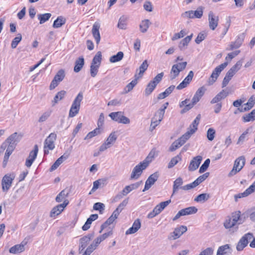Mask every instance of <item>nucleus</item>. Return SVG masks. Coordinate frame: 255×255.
<instances>
[{"label":"nucleus","mask_w":255,"mask_h":255,"mask_svg":"<svg viewBox=\"0 0 255 255\" xmlns=\"http://www.w3.org/2000/svg\"><path fill=\"white\" fill-rule=\"evenodd\" d=\"M246 164V158L244 155L237 158L234 161L232 169L228 174V176L231 177L239 173L244 167Z\"/></svg>","instance_id":"obj_1"},{"label":"nucleus","mask_w":255,"mask_h":255,"mask_svg":"<svg viewBox=\"0 0 255 255\" xmlns=\"http://www.w3.org/2000/svg\"><path fill=\"white\" fill-rule=\"evenodd\" d=\"M205 91V89L204 87H202L199 88L194 94L192 99V102L189 104L186 105V106L184 107V108L181 111V114H184L192 109L193 106L200 101L201 97L204 95Z\"/></svg>","instance_id":"obj_2"},{"label":"nucleus","mask_w":255,"mask_h":255,"mask_svg":"<svg viewBox=\"0 0 255 255\" xmlns=\"http://www.w3.org/2000/svg\"><path fill=\"white\" fill-rule=\"evenodd\" d=\"M83 98L82 92H79L76 97L75 98L69 113V117L73 118L76 116L79 113L80 108L81 102Z\"/></svg>","instance_id":"obj_3"},{"label":"nucleus","mask_w":255,"mask_h":255,"mask_svg":"<svg viewBox=\"0 0 255 255\" xmlns=\"http://www.w3.org/2000/svg\"><path fill=\"white\" fill-rule=\"evenodd\" d=\"M149 161L144 160L136 165L133 169L130 175V179H137L141 175L143 170L149 165Z\"/></svg>","instance_id":"obj_4"},{"label":"nucleus","mask_w":255,"mask_h":255,"mask_svg":"<svg viewBox=\"0 0 255 255\" xmlns=\"http://www.w3.org/2000/svg\"><path fill=\"white\" fill-rule=\"evenodd\" d=\"M13 173L5 174L1 180V186L3 192H7L12 185V181L15 178Z\"/></svg>","instance_id":"obj_5"},{"label":"nucleus","mask_w":255,"mask_h":255,"mask_svg":"<svg viewBox=\"0 0 255 255\" xmlns=\"http://www.w3.org/2000/svg\"><path fill=\"white\" fill-rule=\"evenodd\" d=\"M228 64V62H225L215 68L208 82L209 85H212L215 82L221 72L227 67Z\"/></svg>","instance_id":"obj_6"},{"label":"nucleus","mask_w":255,"mask_h":255,"mask_svg":"<svg viewBox=\"0 0 255 255\" xmlns=\"http://www.w3.org/2000/svg\"><path fill=\"white\" fill-rule=\"evenodd\" d=\"M109 117L114 121L123 124H128L130 120L124 116L122 112H112L109 114Z\"/></svg>","instance_id":"obj_7"},{"label":"nucleus","mask_w":255,"mask_h":255,"mask_svg":"<svg viewBox=\"0 0 255 255\" xmlns=\"http://www.w3.org/2000/svg\"><path fill=\"white\" fill-rule=\"evenodd\" d=\"M188 132L185 133L182 136L174 141L169 147L170 151H173L183 145L190 137Z\"/></svg>","instance_id":"obj_8"},{"label":"nucleus","mask_w":255,"mask_h":255,"mask_svg":"<svg viewBox=\"0 0 255 255\" xmlns=\"http://www.w3.org/2000/svg\"><path fill=\"white\" fill-rule=\"evenodd\" d=\"M254 236L252 233H248L245 234L238 242L236 249L238 251H242L246 247L249 242V241L253 238Z\"/></svg>","instance_id":"obj_9"},{"label":"nucleus","mask_w":255,"mask_h":255,"mask_svg":"<svg viewBox=\"0 0 255 255\" xmlns=\"http://www.w3.org/2000/svg\"><path fill=\"white\" fill-rule=\"evenodd\" d=\"M57 135L55 133H51L49 136L46 138L44 141V154H48L49 153L48 149L52 150L55 147L54 141L56 139Z\"/></svg>","instance_id":"obj_10"},{"label":"nucleus","mask_w":255,"mask_h":255,"mask_svg":"<svg viewBox=\"0 0 255 255\" xmlns=\"http://www.w3.org/2000/svg\"><path fill=\"white\" fill-rule=\"evenodd\" d=\"M209 175V172H206L204 173V174L200 176L198 178H197L194 182H193L191 183L187 184L185 186H183V187H181V189L184 190H189L191 189H193L196 186H197L198 185H199L201 183H202L203 181L205 180L207 177Z\"/></svg>","instance_id":"obj_11"},{"label":"nucleus","mask_w":255,"mask_h":255,"mask_svg":"<svg viewBox=\"0 0 255 255\" xmlns=\"http://www.w3.org/2000/svg\"><path fill=\"white\" fill-rule=\"evenodd\" d=\"M93 237L94 234H89L80 239L79 246V254H81L83 252Z\"/></svg>","instance_id":"obj_12"},{"label":"nucleus","mask_w":255,"mask_h":255,"mask_svg":"<svg viewBox=\"0 0 255 255\" xmlns=\"http://www.w3.org/2000/svg\"><path fill=\"white\" fill-rule=\"evenodd\" d=\"M65 71L64 70L60 69L59 70L51 83L50 89L52 90L57 87L58 83L63 80L65 77Z\"/></svg>","instance_id":"obj_13"},{"label":"nucleus","mask_w":255,"mask_h":255,"mask_svg":"<svg viewBox=\"0 0 255 255\" xmlns=\"http://www.w3.org/2000/svg\"><path fill=\"white\" fill-rule=\"evenodd\" d=\"M68 204L69 201L68 200H65L63 203L59 204L53 208L50 212V217H55L59 215L64 210V208Z\"/></svg>","instance_id":"obj_14"},{"label":"nucleus","mask_w":255,"mask_h":255,"mask_svg":"<svg viewBox=\"0 0 255 255\" xmlns=\"http://www.w3.org/2000/svg\"><path fill=\"white\" fill-rule=\"evenodd\" d=\"M187 230V228L185 226H180L176 228L174 231L170 234V236L168 237L170 240H176L179 238Z\"/></svg>","instance_id":"obj_15"},{"label":"nucleus","mask_w":255,"mask_h":255,"mask_svg":"<svg viewBox=\"0 0 255 255\" xmlns=\"http://www.w3.org/2000/svg\"><path fill=\"white\" fill-rule=\"evenodd\" d=\"M159 174L157 172H154L150 175L145 182L144 188L142 191L144 192L146 190H148L151 186L154 184L155 181L157 180Z\"/></svg>","instance_id":"obj_16"},{"label":"nucleus","mask_w":255,"mask_h":255,"mask_svg":"<svg viewBox=\"0 0 255 255\" xmlns=\"http://www.w3.org/2000/svg\"><path fill=\"white\" fill-rule=\"evenodd\" d=\"M255 191V181L254 182L247 188L243 193H239L234 196L236 202L238 201V199L242 197H247L252 194Z\"/></svg>","instance_id":"obj_17"},{"label":"nucleus","mask_w":255,"mask_h":255,"mask_svg":"<svg viewBox=\"0 0 255 255\" xmlns=\"http://www.w3.org/2000/svg\"><path fill=\"white\" fill-rule=\"evenodd\" d=\"M209 27L212 30L217 27L219 21V17L215 16L212 11H210L208 14Z\"/></svg>","instance_id":"obj_18"},{"label":"nucleus","mask_w":255,"mask_h":255,"mask_svg":"<svg viewBox=\"0 0 255 255\" xmlns=\"http://www.w3.org/2000/svg\"><path fill=\"white\" fill-rule=\"evenodd\" d=\"M202 160V157L200 155H198L193 157V158L190 161L188 167V170L191 171H195L198 168Z\"/></svg>","instance_id":"obj_19"},{"label":"nucleus","mask_w":255,"mask_h":255,"mask_svg":"<svg viewBox=\"0 0 255 255\" xmlns=\"http://www.w3.org/2000/svg\"><path fill=\"white\" fill-rule=\"evenodd\" d=\"M232 253V249L230 245L226 244L218 248L216 255H231Z\"/></svg>","instance_id":"obj_20"},{"label":"nucleus","mask_w":255,"mask_h":255,"mask_svg":"<svg viewBox=\"0 0 255 255\" xmlns=\"http://www.w3.org/2000/svg\"><path fill=\"white\" fill-rule=\"evenodd\" d=\"M200 119L201 115L199 114L190 125V128L188 129L186 132H188L190 136L197 130V127L199 124Z\"/></svg>","instance_id":"obj_21"},{"label":"nucleus","mask_w":255,"mask_h":255,"mask_svg":"<svg viewBox=\"0 0 255 255\" xmlns=\"http://www.w3.org/2000/svg\"><path fill=\"white\" fill-rule=\"evenodd\" d=\"M100 25L99 23L95 22L92 27V32L96 43L98 44L100 41L101 37L99 31Z\"/></svg>","instance_id":"obj_22"},{"label":"nucleus","mask_w":255,"mask_h":255,"mask_svg":"<svg viewBox=\"0 0 255 255\" xmlns=\"http://www.w3.org/2000/svg\"><path fill=\"white\" fill-rule=\"evenodd\" d=\"M141 223L140 220L138 219H136L131 227L129 228L126 232V235L132 234L136 233L140 228Z\"/></svg>","instance_id":"obj_23"},{"label":"nucleus","mask_w":255,"mask_h":255,"mask_svg":"<svg viewBox=\"0 0 255 255\" xmlns=\"http://www.w3.org/2000/svg\"><path fill=\"white\" fill-rule=\"evenodd\" d=\"M21 136L17 132L11 134L6 140L7 143L16 145L20 140Z\"/></svg>","instance_id":"obj_24"},{"label":"nucleus","mask_w":255,"mask_h":255,"mask_svg":"<svg viewBox=\"0 0 255 255\" xmlns=\"http://www.w3.org/2000/svg\"><path fill=\"white\" fill-rule=\"evenodd\" d=\"M98 218V214H92L90 215L89 218H88L85 223V224L82 227V230L83 231H87L88 230L91 226V225L93 221H95Z\"/></svg>","instance_id":"obj_25"},{"label":"nucleus","mask_w":255,"mask_h":255,"mask_svg":"<svg viewBox=\"0 0 255 255\" xmlns=\"http://www.w3.org/2000/svg\"><path fill=\"white\" fill-rule=\"evenodd\" d=\"M148 66L147 61L144 60L142 63L140 65L139 68L136 70L137 77L138 79L142 77L143 74L146 70Z\"/></svg>","instance_id":"obj_26"},{"label":"nucleus","mask_w":255,"mask_h":255,"mask_svg":"<svg viewBox=\"0 0 255 255\" xmlns=\"http://www.w3.org/2000/svg\"><path fill=\"white\" fill-rule=\"evenodd\" d=\"M183 179L181 177L177 178L173 182V192L171 195V197L174 194H176L179 189H181V185L183 184Z\"/></svg>","instance_id":"obj_27"},{"label":"nucleus","mask_w":255,"mask_h":255,"mask_svg":"<svg viewBox=\"0 0 255 255\" xmlns=\"http://www.w3.org/2000/svg\"><path fill=\"white\" fill-rule=\"evenodd\" d=\"M26 243H23V242H22L21 244L16 245L9 249V253L11 254H17L21 253L24 251V246L26 245Z\"/></svg>","instance_id":"obj_28"},{"label":"nucleus","mask_w":255,"mask_h":255,"mask_svg":"<svg viewBox=\"0 0 255 255\" xmlns=\"http://www.w3.org/2000/svg\"><path fill=\"white\" fill-rule=\"evenodd\" d=\"M117 215H114V212L112 213V215L107 220V221L103 224L101 226V230L99 233H102V231L107 228L108 226L112 224L114 221L118 218Z\"/></svg>","instance_id":"obj_29"},{"label":"nucleus","mask_w":255,"mask_h":255,"mask_svg":"<svg viewBox=\"0 0 255 255\" xmlns=\"http://www.w3.org/2000/svg\"><path fill=\"white\" fill-rule=\"evenodd\" d=\"M84 65V59L83 57L78 58L75 61V65L74 68V72H79L83 68Z\"/></svg>","instance_id":"obj_30"},{"label":"nucleus","mask_w":255,"mask_h":255,"mask_svg":"<svg viewBox=\"0 0 255 255\" xmlns=\"http://www.w3.org/2000/svg\"><path fill=\"white\" fill-rule=\"evenodd\" d=\"M69 194V191H67L64 189L61 191L56 196L55 200L57 202H61L64 200H67L66 198L68 196Z\"/></svg>","instance_id":"obj_31"},{"label":"nucleus","mask_w":255,"mask_h":255,"mask_svg":"<svg viewBox=\"0 0 255 255\" xmlns=\"http://www.w3.org/2000/svg\"><path fill=\"white\" fill-rule=\"evenodd\" d=\"M65 23L66 19L62 16H59L54 20L52 26L54 28H58L65 24Z\"/></svg>","instance_id":"obj_32"},{"label":"nucleus","mask_w":255,"mask_h":255,"mask_svg":"<svg viewBox=\"0 0 255 255\" xmlns=\"http://www.w3.org/2000/svg\"><path fill=\"white\" fill-rule=\"evenodd\" d=\"M66 93V92L64 90H62L58 92L54 97V100L52 101V106H55V105L57 104L58 101L63 99L65 96Z\"/></svg>","instance_id":"obj_33"},{"label":"nucleus","mask_w":255,"mask_h":255,"mask_svg":"<svg viewBox=\"0 0 255 255\" xmlns=\"http://www.w3.org/2000/svg\"><path fill=\"white\" fill-rule=\"evenodd\" d=\"M151 22L148 19H145L142 20L139 24L140 31L142 33H145L147 31Z\"/></svg>","instance_id":"obj_34"},{"label":"nucleus","mask_w":255,"mask_h":255,"mask_svg":"<svg viewBox=\"0 0 255 255\" xmlns=\"http://www.w3.org/2000/svg\"><path fill=\"white\" fill-rule=\"evenodd\" d=\"M181 211L183 216H186L195 214L198 210L195 207L192 206L181 209Z\"/></svg>","instance_id":"obj_35"},{"label":"nucleus","mask_w":255,"mask_h":255,"mask_svg":"<svg viewBox=\"0 0 255 255\" xmlns=\"http://www.w3.org/2000/svg\"><path fill=\"white\" fill-rule=\"evenodd\" d=\"M255 103V97L253 96L251 97L249 99L248 102L246 104V106L244 108H242L241 112H245L250 110Z\"/></svg>","instance_id":"obj_36"},{"label":"nucleus","mask_w":255,"mask_h":255,"mask_svg":"<svg viewBox=\"0 0 255 255\" xmlns=\"http://www.w3.org/2000/svg\"><path fill=\"white\" fill-rule=\"evenodd\" d=\"M124 53L122 51L118 52L117 54L112 56L109 59L111 63H116L122 60L124 57Z\"/></svg>","instance_id":"obj_37"},{"label":"nucleus","mask_w":255,"mask_h":255,"mask_svg":"<svg viewBox=\"0 0 255 255\" xmlns=\"http://www.w3.org/2000/svg\"><path fill=\"white\" fill-rule=\"evenodd\" d=\"M135 79L131 81L129 83H128L125 88V92L128 93L132 90L133 87L137 84V79H138L137 77V74H135L134 75Z\"/></svg>","instance_id":"obj_38"},{"label":"nucleus","mask_w":255,"mask_h":255,"mask_svg":"<svg viewBox=\"0 0 255 255\" xmlns=\"http://www.w3.org/2000/svg\"><path fill=\"white\" fill-rule=\"evenodd\" d=\"M244 122H249L254 121L255 120V109H254L250 113L245 115L243 117Z\"/></svg>","instance_id":"obj_39"},{"label":"nucleus","mask_w":255,"mask_h":255,"mask_svg":"<svg viewBox=\"0 0 255 255\" xmlns=\"http://www.w3.org/2000/svg\"><path fill=\"white\" fill-rule=\"evenodd\" d=\"M51 16V14L50 13L38 14L37 15V18L39 20V23L40 24H43L48 20Z\"/></svg>","instance_id":"obj_40"},{"label":"nucleus","mask_w":255,"mask_h":255,"mask_svg":"<svg viewBox=\"0 0 255 255\" xmlns=\"http://www.w3.org/2000/svg\"><path fill=\"white\" fill-rule=\"evenodd\" d=\"M241 212L240 211L236 212L232 214L231 217L229 218L237 225L242 223L241 219L240 218Z\"/></svg>","instance_id":"obj_41"},{"label":"nucleus","mask_w":255,"mask_h":255,"mask_svg":"<svg viewBox=\"0 0 255 255\" xmlns=\"http://www.w3.org/2000/svg\"><path fill=\"white\" fill-rule=\"evenodd\" d=\"M210 198L209 194L202 193L198 195L195 199L194 201L197 202H204L208 200Z\"/></svg>","instance_id":"obj_42"},{"label":"nucleus","mask_w":255,"mask_h":255,"mask_svg":"<svg viewBox=\"0 0 255 255\" xmlns=\"http://www.w3.org/2000/svg\"><path fill=\"white\" fill-rule=\"evenodd\" d=\"M156 87V85H155V84H153L152 82L150 81L144 90L145 95L148 96L150 95Z\"/></svg>","instance_id":"obj_43"},{"label":"nucleus","mask_w":255,"mask_h":255,"mask_svg":"<svg viewBox=\"0 0 255 255\" xmlns=\"http://www.w3.org/2000/svg\"><path fill=\"white\" fill-rule=\"evenodd\" d=\"M117 139V136L116 134V132L115 131L112 132L110 133L105 142L111 146L115 143Z\"/></svg>","instance_id":"obj_44"},{"label":"nucleus","mask_w":255,"mask_h":255,"mask_svg":"<svg viewBox=\"0 0 255 255\" xmlns=\"http://www.w3.org/2000/svg\"><path fill=\"white\" fill-rule=\"evenodd\" d=\"M180 72V70H178V69L177 68V66H175L174 65H173L172 66V68L170 71V79L172 80L175 79L179 75Z\"/></svg>","instance_id":"obj_45"},{"label":"nucleus","mask_w":255,"mask_h":255,"mask_svg":"<svg viewBox=\"0 0 255 255\" xmlns=\"http://www.w3.org/2000/svg\"><path fill=\"white\" fill-rule=\"evenodd\" d=\"M127 17L124 15L121 16L119 20L118 27L122 29H125L127 26Z\"/></svg>","instance_id":"obj_46"},{"label":"nucleus","mask_w":255,"mask_h":255,"mask_svg":"<svg viewBox=\"0 0 255 255\" xmlns=\"http://www.w3.org/2000/svg\"><path fill=\"white\" fill-rule=\"evenodd\" d=\"M102 60V53L100 51L98 52L94 57L91 64L100 66Z\"/></svg>","instance_id":"obj_47"},{"label":"nucleus","mask_w":255,"mask_h":255,"mask_svg":"<svg viewBox=\"0 0 255 255\" xmlns=\"http://www.w3.org/2000/svg\"><path fill=\"white\" fill-rule=\"evenodd\" d=\"M193 34H191L190 35L187 36L185 38L183 39L180 44L179 45V47L181 50L183 49V48L185 46H187L189 42L191 41L192 37Z\"/></svg>","instance_id":"obj_48"},{"label":"nucleus","mask_w":255,"mask_h":255,"mask_svg":"<svg viewBox=\"0 0 255 255\" xmlns=\"http://www.w3.org/2000/svg\"><path fill=\"white\" fill-rule=\"evenodd\" d=\"M249 128L247 129L239 137L237 144H242L244 143L245 140H248L247 138V135L249 132Z\"/></svg>","instance_id":"obj_49"},{"label":"nucleus","mask_w":255,"mask_h":255,"mask_svg":"<svg viewBox=\"0 0 255 255\" xmlns=\"http://www.w3.org/2000/svg\"><path fill=\"white\" fill-rule=\"evenodd\" d=\"M171 200H168L164 202H162L160 203L159 204L155 206L156 208L158 210V212L159 211L160 213L166 207H167L170 203Z\"/></svg>","instance_id":"obj_50"},{"label":"nucleus","mask_w":255,"mask_h":255,"mask_svg":"<svg viewBox=\"0 0 255 255\" xmlns=\"http://www.w3.org/2000/svg\"><path fill=\"white\" fill-rule=\"evenodd\" d=\"M38 152V147L37 144H35L34 146V149L30 152L28 158L35 160L37 157Z\"/></svg>","instance_id":"obj_51"},{"label":"nucleus","mask_w":255,"mask_h":255,"mask_svg":"<svg viewBox=\"0 0 255 255\" xmlns=\"http://www.w3.org/2000/svg\"><path fill=\"white\" fill-rule=\"evenodd\" d=\"M100 132H101V130H100V128H97L93 131L89 132L87 134V135L86 136V137H85L84 139L86 140L87 139H90V138L98 135L100 133Z\"/></svg>","instance_id":"obj_52"},{"label":"nucleus","mask_w":255,"mask_h":255,"mask_svg":"<svg viewBox=\"0 0 255 255\" xmlns=\"http://www.w3.org/2000/svg\"><path fill=\"white\" fill-rule=\"evenodd\" d=\"M181 160V158L178 155L173 157L168 163V168H172L174 166H175L179 162V161H180Z\"/></svg>","instance_id":"obj_53"},{"label":"nucleus","mask_w":255,"mask_h":255,"mask_svg":"<svg viewBox=\"0 0 255 255\" xmlns=\"http://www.w3.org/2000/svg\"><path fill=\"white\" fill-rule=\"evenodd\" d=\"M22 39L21 34L18 33L17 35V36L15 37L12 41L11 43V47L12 48H15L17 46L18 44L20 42V41Z\"/></svg>","instance_id":"obj_54"},{"label":"nucleus","mask_w":255,"mask_h":255,"mask_svg":"<svg viewBox=\"0 0 255 255\" xmlns=\"http://www.w3.org/2000/svg\"><path fill=\"white\" fill-rule=\"evenodd\" d=\"M105 206L103 203L97 202L94 204L93 209L95 210H98L100 214H102L103 211L105 210Z\"/></svg>","instance_id":"obj_55"},{"label":"nucleus","mask_w":255,"mask_h":255,"mask_svg":"<svg viewBox=\"0 0 255 255\" xmlns=\"http://www.w3.org/2000/svg\"><path fill=\"white\" fill-rule=\"evenodd\" d=\"M100 66L91 64L90 66V74L92 77H95L98 72Z\"/></svg>","instance_id":"obj_56"},{"label":"nucleus","mask_w":255,"mask_h":255,"mask_svg":"<svg viewBox=\"0 0 255 255\" xmlns=\"http://www.w3.org/2000/svg\"><path fill=\"white\" fill-rule=\"evenodd\" d=\"M215 133L216 131L214 128H209L207 132V137L208 139L210 141H212L214 139Z\"/></svg>","instance_id":"obj_57"},{"label":"nucleus","mask_w":255,"mask_h":255,"mask_svg":"<svg viewBox=\"0 0 255 255\" xmlns=\"http://www.w3.org/2000/svg\"><path fill=\"white\" fill-rule=\"evenodd\" d=\"M210 163V160L209 158L207 159L200 167L199 169V172L202 173L206 171L209 166Z\"/></svg>","instance_id":"obj_58"},{"label":"nucleus","mask_w":255,"mask_h":255,"mask_svg":"<svg viewBox=\"0 0 255 255\" xmlns=\"http://www.w3.org/2000/svg\"><path fill=\"white\" fill-rule=\"evenodd\" d=\"M245 37V33H242L238 36V37L235 41L237 44V45H238L239 47H240L242 44V43L243 42Z\"/></svg>","instance_id":"obj_59"},{"label":"nucleus","mask_w":255,"mask_h":255,"mask_svg":"<svg viewBox=\"0 0 255 255\" xmlns=\"http://www.w3.org/2000/svg\"><path fill=\"white\" fill-rule=\"evenodd\" d=\"M96 249V247L94 246V244H91L87 247L82 255H90Z\"/></svg>","instance_id":"obj_60"},{"label":"nucleus","mask_w":255,"mask_h":255,"mask_svg":"<svg viewBox=\"0 0 255 255\" xmlns=\"http://www.w3.org/2000/svg\"><path fill=\"white\" fill-rule=\"evenodd\" d=\"M163 75L164 73L163 72L159 73L153 78L152 80L150 81L157 86V85L161 81L163 77Z\"/></svg>","instance_id":"obj_61"},{"label":"nucleus","mask_w":255,"mask_h":255,"mask_svg":"<svg viewBox=\"0 0 255 255\" xmlns=\"http://www.w3.org/2000/svg\"><path fill=\"white\" fill-rule=\"evenodd\" d=\"M214 249L211 247L207 248L202 251L199 255H213Z\"/></svg>","instance_id":"obj_62"},{"label":"nucleus","mask_w":255,"mask_h":255,"mask_svg":"<svg viewBox=\"0 0 255 255\" xmlns=\"http://www.w3.org/2000/svg\"><path fill=\"white\" fill-rule=\"evenodd\" d=\"M51 111H48L44 113L39 119V122H43L45 121L51 115Z\"/></svg>","instance_id":"obj_63"},{"label":"nucleus","mask_w":255,"mask_h":255,"mask_svg":"<svg viewBox=\"0 0 255 255\" xmlns=\"http://www.w3.org/2000/svg\"><path fill=\"white\" fill-rule=\"evenodd\" d=\"M243 64V60H240L238 61L235 65H234L231 68V70L236 73L237 71H238L241 68Z\"/></svg>","instance_id":"obj_64"}]
</instances>
